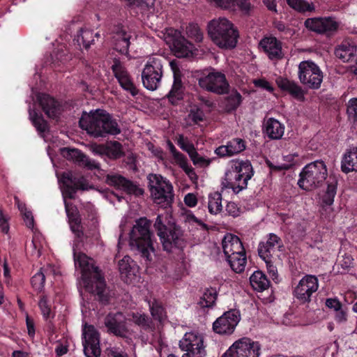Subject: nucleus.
I'll return each mask as SVG.
<instances>
[{
	"label": "nucleus",
	"instance_id": "13d9d810",
	"mask_svg": "<svg viewBox=\"0 0 357 357\" xmlns=\"http://www.w3.org/2000/svg\"><path fill=\"white\" fill-rule=\"evenodd\" d=\"M82 151L77 149L63 148L61 149V154L68 160L75 162Z\"/></svg>",
	"mask_w": 357,
	"mask_h": 357
},
{
	"label": "nucleus",
	"instance_id": "c03bdc74",
	"mask_svg": "<svg viewBox=\"0 0 357 357\" xmlns=\"http://www.w3.org/2000/svg\"><path fill=\"white\" fill-rule=\"evenodd\" d=\"M242 102V96L239 92L231 93L225 98V108L228 112L236 111Z\"/></svg>",
	"mask_w": 357,
	"mask_h": 357
},
{
	"label": "nucleus",
	"instance_id": "69168bd1",
	"mask_svg": "<svg viewBox=\"0 0 357 357\" xmlns=\"http://www.w3.org/2000/svg\"><path fill=\"white\" fill-rule=\"evenodd\" d=\"M21 214L22 215L26 226L29 229H33L34 227V219L31 211L28 210Z\"/></svg>",
	"mask_w": 357,
	"mask_h": 357
},
{
	"label": "nucleus",
	"instance_id": "864d4df0",
	"mask_svg": "<svg viewBox=\"0 0 357 357\" xmlns=\"http://www.w3.org/2000/svg\"><path fill=\"white\" fill-rule=\"evenodd\" d=\"M347 113L349 120L357 124V98H353L349 100Z\"/></svg>",
	"mask_w": 357,
	"mask_h": 357
},
{
	"label": "nucleus",
	"instance_id": "cd10ccee",
	"mask_svg": "<svg viewBox=\"0 0 357 357\" xmlns=\"http://www.w3.org/2000/svg\"><path fill=\"white\" fill-rule=\"evenodd\" d=\"M185 86L179 73H174V82L171 90L166 95L169 102L172 105H178L184 98Z\"/></svg>",
	"mask_w": 357,
	"mask_h": 357
},
{
	"label": "nucleus",
	"instance_id": "4d7b16f0",
	"mask_svg": "<svg viewBox=\"0 0 357 357\" xmlns=\"http://www.w3.org/2000/svg\"><path fill=\"white\" fill-rule=\"evenodd\" d=\"M150 311L152 317L154 319L161 321L163 319L165 309L164 307L155 302L151 306H150Z\"/></svg>",
	"mask_w": 357,
	"mask_h": 357
},
{
	"label": "nucleus",
	"instance_id": "7c9ffc66",
	"mask_svg": "<svg viewBox=\"0 0 357 357\" xmlns=\"http://www.w3.org/2000/svg\"><path fill=\"white\" fill-rule=\"evenodd\" d=\"M284 126L274 118H269L264 124V132L271 139H280L284 135Z\"/></svg>",
	"mask_w": 357,
	"mask_h": 357
},
{
	"label": "nucleus",
	"instance_id": "603ef678",
	"mask_svg": "<svg viewBox=\"0 0 357 357\" xmlns=\"http://www.w3.org/2000/svg\"><path fill=\"white\" fill-rule=\"evenodd\" d=\"M130 6L139 8L142 12L149 11L153 8L155 0H126Z\"/></svg>",
	"mask_w": 357,
	"mask_h": 357
},
{
	"label": "nucleus",
	"instance_id": "ea45409f",
	"mask_svg": "<svg viewBox=\"0 0 357 357\" xmlns=\"http://www.w3.org/2000/svg\"><path fill=\"white\" fill-rule=\"evenodd\" d=\"M74 41L79 47L83 45L86 50H88L94 42L93 33L91 30L82 28L77 31Z\"/></svg>",
	"mask_w": 357,
	"mask_h": 357
},
{
	"label": "nucleus",
	"instance_id": "49530a36",
	"mask_svg": "<svg viewBox=\"0 0 357 357\" xmlns=\"http://www.w3.org/2000/svg\"><path fill=\"white\" fill-rule=\"evenodd\" d=\"M31 120L33 125L36 127L39 132H45L48 130V125L46 120L44 119L41 114H38L36 112L33 111L29 113Z\"/></svg>",
	"mask_w": 357,
	"mask_h": 357
},
{
	"label": "nucleus",
	"instance_id": "58836bf2",
	"mask_svg": "<svg viewBox=\"0 0 357 357\" xmlns=\"http://www.w3.org/2000/svg\"><path fill=\"white\" fill-rule=\"evenodd\" d=\"M356 47L348 42H343L335 50V55L343 62L349 61L355 55Z\"/></svg>",
	"mask_w": 357,
	"mask_h": 357
},
{
	"label": "nucleus",
	"instance_id": "a19ab883",
	"mask_svg": "<svg viewBox=\"0 0 357 357\" xmlns=\"http://www.w3.org/2000/svg\"><path fill=\"white\" fill-rule=\"evenodd\" d=\"M337 181L335 177H329L327 181V189L322 197V203L326 206H331L337 193Z\"/></svg>",
	"mask_w": 357,
	"mask_h": 357
},
{
	"label": "nucleus",
	"instance_id": "39448f33",
	"mask_svg": "<svg viewBox=\"0 0 357 357\" xmlns=\"http://www.w3.org/2000/svg\"><path fill=\"white\" fill-rule=\"evenodd\" d=\"M208 34L211 41L222 50H233L238 43L239 31L226 18L214 19L208 24Z\"/></svg>",
	"mask_w": 357,
	"mask_h": 357
},
{
	"label": "nucleus",
	"instance_id": "6e6d98bb",
	"mask_svg": "<svg viewBox=\"0 0 357 357\" xmlns=\"http://www.w3.org/2000/svg\"><path fill=\"white\" fill-rule=\"evenodd\" d=\"M177 144L183 151L187 152L189 155L196 150L194 144L190 142L187 138H185L183 135H178Z\"/></svg>",
	"mask_w": 357,
	"mask_h": 357
},
{
	"label": "nucleus",
	"instance_id": "9d476101",
	"mask_svg": "<svg viewBox=\"0 0 357 357\" xmlns=\"http://www.w3.org/2000/svg\"><path fill=\"white\" fill-rule=\"evenodd\" d=\"M165 38L176 57L186 58L192 55L195 45L180 31L174 28L166 29Z\"/></svg>",
	"mask_w": 357,
	"mask_h": 357
},
{
	"label": "nucleus",
	"instance_id": "4c0bfd02",
	"mask_svg": "<svg viewBox=\"0 0 357 357\" xmlns=\"http://www.w3.org/2000/svg\"><path fill=\"white\" fill-rule=\"evenodd\" d=\"M130 321L138 326L142 330L149 332L154 328L151 317L144 313L139 312H132Z\"/></svg>",
	"mask_w": 357,
	"mask_h": 357
},
{
	"label": "nucleus",
	"instance_id": "37998d69",
	"mask_svg": "<svg viewBox=\"0 0 357 357\" xmlns=\"http://www.w3.org/2000/svg\"><path fill=\"white\" fill-rule=\"evenodd\" d=\"M38 307L45 320L47 321L50 317L54 318V314L52 313L50 301L45 293L39 296Z\"/></svg>",
	"mask_w": 357,
	"mask_h": 357
},
{
	"label": "nucleus",
	"instance_id": "4be33fe9",
	"mask_svg": "<svg viewBox=\"0 0 357 357\" xmlns=\"http://www.w3.org/2000/svg\"><path fill=\"white\" fill-rule=\"evenodd\" d=\"M259 47L271 60H280L283 58L282 42L275 36H265L259 42Z\"/></svg>",
	"mask_w": 357,
	"mask_h": 357
},
{
	"label": "nucleus",
	"instance_id": "2eb2a0df",
	"mask_svg": "<svg viewBox=\"0 0 357 357\" xmlns=\"http://www.w3.org/2000/svg\"><path fill=\"white\" fill-rule=\"evenodd\" d=\"M201 87L208 91L217 94H226L229 91V84L224 73L213 71L199 80Z\"/></svg>",
	"mask_w": 357,
	"mask_h": 357
},
{
	"label": "nucleus",
	"instance_id": "774afa93",
	"mask_svg": "<svg viewBox=\"0 0 357 357\" xmlns=\"http://www.w3.org/2000/svg\"><path fill=\"white\" fill-rule=\"evenodd\" d=\"M103 357H128V355L115 348L107 349Z\"/></svg>",
	"mask_w": 357,
	"mask_h": 357
},
{
	"label": "nucleus",
	"instance_id": "dca6fc26",
	"mask_svg": "<svg viewBox=\"0 0 357 357\" xmlns=\"http://www.w3.org/2000/svg\"><path fill=\"white\" fill-rule=\"evenodd\" d=\"M179 347L186 353L182 357H203L205 355L203 337L194 333H186L179 342Z\"/></svg>",
	"mask_w": 357,
	"mask_h": 357
},
{
	"label": "nucleus",
	"instance_id": "c756f323",
	"mask_svg": "<svg viewBox=\"0 0 357 357\" xmlns=\"http://www.w3.org/2000/svg\"><path fill=\"white\" fill-rule=\"evenodd\" d=\"M159 195H151L153 202L163 208L171 207L174 200V194L172 183L168 181L167 187H162V190H158Z\"/></svg>",
	"mask_w": 357,
	"mask_h": 357
},
{
	"label": "nucleus",
	"instance_id": "3c124183",
	"mask_svg": "<svg viewBox=\"0 0 357 357\" xmlns=\"http://www.w3.org/2000/svg\"><path fill=\"white\" fill-rule=\"evenodd\" d=\"M186 34L189 38L196 43H200L203 40V32L197 24H189L186 27Z\"/></svg>",
	"mask_w": 357,
	"mask_h": 357
},
{
	"label": "nucleus",
	"instance_id": "423d86ee",
	"mask_svg": "<svg viewBox=\"0 0 357 357\" xmlns=\"http://www.w3.org/2000/svg\"><path fill=\"white\" fill-rule=\"evenodd\" d=\"M151 222L146 218H140L136 221L130 232V245L137 250L146 261L152 260L151 252H154L152 236L150 230Z\"/></svg>",
	"mask_w": 357,
	"mask_h": 357
},
{
	"label": "nucleus",
	"instance_id": "9b49d317",
	"mask_svg": "<svg viewBox=\"0 0 357 357\" xmlns=\"http://www.w3.org/2000/svg\"><path fill=\"white\" fill-rule=\"evenodd\" d=\"M340 24L336 18L332 16L309 17L304 21V26L307 30L326 37L334 36Z\"/></svg>",
	"mask_w": 357,
	"mask_h": 357
},
{
	"label": "nucleus",
	"instance_id": "e433bc0d",
	"mask_svg": "<svg viewBox=\"0 0 357 357\" xmlns=\"http://www.w3.org/2000/svg\"><path fill=\"white\" fill-rule=\"evenodd\" d=\"M147 180L151 195L153 194L155 196L159 195L158 190H162V187H167L169 181L166 178L156 174H149L147 176Z\"/></svg>",
	"mask_w": 357,
	"mask_h": 357
},
{
	"label": "nucleus",
	"instance_id": "b1692460",
	"mask_svg": "<svg viewBox=\"0 0 357 357\" xmlns=\"http://www.w3.org/2000/svg\"><path fill=\"white\" fill-rule=\"evenodd\" d=\"M276 84L281 91L287 92L294 99L301 102L305 100V91L296 82L279 77L276 79Z\"/></svg>",
	"mask_w": 357,
	"mask_h": 357
},
{
	"label": "nucleus",
	"instance_id": "bf43d9fd",
	"mask_svg": "<svg viewBox=\"0 0 357 357\" xmlns=\"http://www.w3.org/2000/svg\"><path fill=\"white\" fill-rule=\"evenodd\" d=\"M8 220L9 218L4 215L2 210H0V231L3 234H8L9 231Z\"/></svg>",
	"mask_w": 357,
	"mask_h": 357
},
{
	"label": "nucleus",
	"instance_id": "052dcab7",
	"mask_svg": "<svg viewBox=\"0 0 357 357\" xmlns=\"http://www.w3.org/2000/svg\"><path fill=\"white\" fill-rule=\"evenodd\" d=\"M335 320L337 323H344L347 321V308L341 307L340 310L335 311Z\"/></svg>",
	"mask_w": 357,
	"mask_h": 357
},
{
	"label": "nucleus",
	"instance_id": "0eeeda50",
	"mask_svg": "<svg viewBox=\"0 0 357 357\" xmlns=\"http://www.w3.org/2000/svg\"><path fill=\"white\" fill-rule=\"evenodd\" d=\"M231 169L225 174V186L238 194L248 186V181L254 175L251 162L246 160L231 161Z\"/></svg>",
	"mask_w": 357,
	"mask_h": 357
},
{
	"label": "nucleus",
	"instance_id": "de8ad7c7",
	"mask_svg": "<svg viewBox=\"0 0 357 357\" xmlns=\"http://www.w3.org/2000/svg\"><path fill=\"white\" fill-rule=\"evenodd\" d=\"M74 162L79 167L86 168L89 170L100 169V164L98 162L90 159L82 152L80 153L79 158H77Z\"/></svg>",
	"mask_w": 357,
	"mask_h": 357
},
{
	"label": "nucleus",
	"instance_id": "a211bd4d",
	"mask_svg": "<svg viewBox=\"0 0 357 357\" xmlns=\"http://www.w3.org/2000/svg\"><path fill=\"white\" fill-rule=\"evenodd\" d=\"M82 344L86 357H100V334L93 325L85 324L83 328Z\"/></svg>",
	"mask_w": 357,
	"mask_h": 357
},
{
	"label": "nucleus",
	"instance_id": "c85d7f7f",
	"mask_svg": "<svg viewBox=\"0 0 357 357\" xmlns=\"http://www.w3.org/2000/svg\"><path fill=\"white\" fill-rule=\"evenodd\" d=\"M38 100L43 112L49 118L55 119L58 117L60 105L54 98L48 94L41 93L38 95Z\"/></svg>",
	"mask_w": 357,
	"mask_h": 357
},
{
	"label": "nucleus",
	"instance_id": "6ab92c4d",
	"mask_svg": "<svg viewBox=\"0 0 357 357\" xmlns=\"http://www.w3.org/2000/svg\"><path fill=\"white\" fill-rule=\"evenodd\" d=\"M111 69L114 76L123 90L129 92L132 96H135L138 94V90L136 86L119 58H114Z\"/></svg>",
	"mask_w": 357,
	"mask_h": 357
},
{
	"label": "nucleus",
	"instance_id": "f03ea898",
	"mask_svg": "<svg viewBox=\"0 0 357 357\" xmlns=\"http://www.w3.org/2000/svg\"><path fill=\"white\" fill-rule=\"evenodd\" d=\"M63 190L65 209L70 229L77 238L84 236V225L77 208L66 201V198L75 199V195L78 190H88L89 183L83 176H77L72 172H63L61 179Z\"/></svg>",
	"mask_w": 357,
	"mask_h": 357
},
{
	"label": "nucleus",
	"instance_id": "09e8293b",
	"mask_svg": "<svg viewBox=\"0 0 357 357\" xmlns=\"http://www.w3.org/2000/svg\"><path fill=\"white\" fill-rule=\"evenodd\" d=\"M31 284L37 294H43L45 284V276L44 273L41 271L37 272L31 278Z\"/></svg>",
	"mask_w": 357,
	"mask_h": 357
},
{
	"label": "nucleus",
	"instance_id": "473e14b6",
	"mask_svg": "<svg viewBox=\"0 0 357 357\" xmlns=\"http://www.w3.org/2000/svg\"><path fill=\"white\" fill-rule=\"evenodd\" d=\"M218 292L216 288L209 287L203 289L202 295L200 296L197 305L202 309H211L213 308L218 299Z\"/></svg>",
	"mask_w": 357,
	"mask_h": 357
},
{
	"label": "nucleus",
	"instance_id": "680f3d73",
	"mask_svg": "<svg viewBox=\"0 0 357 357\" xmlns=\"http://www.w3.org/2000/svg\"><path fill=\"white\" fill-rule=\"evenodd\" d=\"M266 262V268L269 274L273 278V280H275L278 277V270L275 266L273 265L271 257H267L266 259H263Z\"/></svg>",
	"mask_w": 357,
	"mask_h": 357
},
{
	"label": "nucleus",
	"instance_id": "7ed1b4c3",
	"mask_svg": "<svg viewBox=\"0 0 357 357\" xmlns=\"http://www.w3.org/2000/svg\"><path fill=\"white\" fill-rule=\"evenodd\" d=\"M79 126L94 138L116 136L121 132L117 119L106 110L100 109L91 110L89 113L83 112Z\"/></svg>",
	"mask_w": 357,
	"mask_h": 357
},
{
	"label": "nucleus",
	"instance_id": "72a5a7b5",
	"mask_svg": "<svg viewBox=\"0 0 357 357\" xmlns=\"http://www.w3.org/2000/svg\"><path fill=\"white\" fill-rule=\"evenodd\" d=\"M111 31L116 37V39L121 38V42H123L124 47L121 48V51L123 53H128L129 52L131 36L128 33L126 27L122 23L117 22L113 24Z\"/></svg>",
	"mask_w": 357,
	"mask_h": 357
},
{
	"label": "nucleus",
	"instance_id": "6e6552de",
	"mask_svg": "<svg viewBox=\"0 0 357 357\" xmlns=\"http://www.w3.org/2000/svg\"><path fill=\"white\" fill-rule=\"evenodd\" d=\"M328 176L327 167L321 160L306 165L299 174L298 185L300 188L310 191L319 187Z\"/></svg>",
	"mask_w": 357,
	"mask_h": 357
},
{
	"label": "nucleus",
	"instance_id": "393cba45",
	"mask_svg": "<svg viewBox=\"0 0 357 357\" xmlns=\"http://www.w3.org/2000/svg\"><path fill=\"white\" fill-rule=\"evenodd\" d=\"M281 238L275 234L271 233L268 235L265 243L261 242L258 247V254L261 259L272 257L273 254L278 248L282 247Z\"/></svg>",
	"mask_w": 357,
	"mask_h": 357
},
{
	"label": "nucleus",
	"instance_id": "0e129e2a",
	"mask_svg": "<svg viewBox=\"0 0 357 357\" xmlns=\"http://www.w3.org/2000/svg\"><path fill=\"white\" fill-rule=\"evenodd\" d=\"M326 306L330 309H333L335 311L340 310L342 307V303L337 298H329L326 300Z\"/></svg>",
	"mask_w": 357,
	"mask_h": 357
},
{
	"label": "nucleus",
	"instance_id": "8fccbe9b",
	"mask_svg": "<svg viewBox=\"0 0 357 357\" xmlns=\"http://www.w3.org/2000/svg\"><path fill=\"white\" fill-rule=\"evenodd\" d=\"M131 259L128 256L124 257L121 260L119 261V269L121 273V277L125 275L128 279L130 276L135 275L134 268L130 264Z\"/></svg>",
	"mask_w": 357,
	"mask_h": 357
},
{
	"label": "nucleus",
	"instance_id": "aec40b11",
	"mask_svg": "<svg viewBox=\"0 0 357 357\" xmlns=\"http://www.w3.org/2000/svg\"><path fill=\"white\" fill-rule=\"evenodd\" d=\"M106 181L109 185L114 186L116 189L123 190L128 195L139 197L144 193V189L121 175H107Z\"/></svg>",
	"mask_w": 357,
	"mask_h": 357
},
{
	"label": "nucleus",
	"instance_id": "2f4dec72",
	"mask_svg": "<svg viewBox=\"0 0 357 357\" xmlns=\"http://www.w3.org/2000/svg\"><path fill=\"white\" fill-rule=\"evenodd\" d=\"M341 170L345 174L357 172V147L351 148L344 153L341 161Z\"/></svg>",
	"mask_w": 357,
	"mask_h": 357
},
{
	"label": "nucleus",
	"instance_id": "a18cd8bd",
	"mask_svg": "<svg viewBox=\"0 0 357 357\" xmlns=\"http://www.w3.org/2000/svg\"><path fill=\"white\" fill-rule=\"evenodd\" d=\"M222 195L218 192L209 195L208 208L211 214H217L222 210Z\"/></svg>",
	"mask_w": 357,
	"mask_h": 357
},
{
	"label": "nucleus",
	"instance_id": "bb28decb",
	"mask_svg": "<svg viewBox=\"0 0 357 357\" xmlns=\"http://www.w3.org/2000/svg\"><path fill=\"white\" fill-rule=\"evenodd\" d=\"M121 313H109L105 318V325L109 333L116 336L123 337L126 334L125 324L121 319Z\"/></svg>",
	"mask_w": 357,
	"mask_h": 357
},
{
	"label": "nucleus",
	"instance_id": "c9c22d12",
	"mask_svg": "<svg viewBox=\"0 0 357 357\" xmlns=\"http://www.w3.org/2000/svg\"><path fill=\"white\" fill-rule=\"evenodd\" d=\"M287 5L298 13L305 15L313 13L316 10V6L312 1L306 0H286Z\"/></svg>",
	"mask_w": 357,
	"mask_h": 357
},
{
	"label": "nucleus",
	"instance_id": "f704fd0d",
	"mask_svg": "<svg viewBox=\"0 0 357 357\" xmlns=\"http://www.w3.org/2000/svg\"><path fill=\"white\" fill-rule=\"evenodd\" d=\"M250 283L253 289L257 291H263L267 289L271 284L266 275L261 271H256L251 275Z\"/></svg>",
	"mask_w": 357,
	"mask_h": 357
},
{
	"label": "nucleus",
	"instance_id": "412c9836",
	"mask_svg": "<svg viewBox=\"0 0 357 357\" xmlns=\"http://www.w3.org/2000/svg\"><path fill=\"white\" fill-rule=\"evenodd\" d=\"M247 143L245 139L235 137L215 149V153L220 158H229L238 155L245 150Z\"/></svg>",
	"mask_w": 357,
	"mask_h": 357
},
{
	"label": "nucleus",
	"instance_id": "f8f14e48",
	"mask_svg": "<svg viewBox=\"0 0 357 357\" xmlns=\"http://www.w3.org/2000/svg\"><path fill=\"white\" fill-rule=\"evenodd\" d=\"M162 60L156 58L149 59L144 66L142 72L143 86L148 90H156L162 77Z\"/></svg>",
	"mask_w": 357,
	"mask_h": 357
},
{
	"label": "nucleus",
	"instance_id": "79ce46f5",
	"mask_svg": "<svg viewBox=\"0 0 357 357\" xmlns=\"http://www.w3.org/2000/svg\"><path fill=\"white\" fill-rule=\"evenodd\" d=\"M231 268L235 272L240 273L245 270V264L247 262L246 254L236 255L227 257Z\"/></svg>",
	"mask_w": 357,
	"mask_h": 357
},
{
	"label": "nucleus",
	"instance_id": "338daca9",
	"mask_svg": "<svg viewBox=\"0 0 357 357\" xmlns=\"http://www.w3.org/2000/svg\"><path fill=\"white\" fill-rule=\"evenodd\" d=\"M253 83L255 86L257 87L264 89L270 92H272L273 91V87L271 86L269 82H268L265 79H255Z\"/></svg>",
	"mask_w": 357,
	"mask_h": 357
},
{
	"label": "nucleus",
	"instance_id": "ddd939ff",
	"mask_svg": "<svg viewBox=\"0 0 357 357\" xmlns=\"http://www.w3.org/2000/svg\"><path fill=\"white\" fill-rule=\"evenodd\" d=\"M261 345L248 337H243L233 343L222 357H259Z\"/></svg>",
	"mask_w": 357,
	"mask_h": 357
},
{
	"label": "nucleus",
	"instance_id": "5701e85b",
	"mask_svg": "<svg viewBox=\"0 0 357 357\" xmlns=\"http://www.w3.org/2000/svg\"><path fill=\"white\" fill-rule=\"evenodd\" d=\"M94 151L99 155H105L112 160L119 159L125 155L122 144L115 140L109 141L106 144H99Z\"/></svg>",
	"mask_w": 357,
	"mask_h": 357
},
{
	"label": "nucleus",
	"instance_id": "f3484780",
	"mask_svg": "<svg viewBox=\"0 0 357 357\" xmlns=\"http://www.w3.org/2000/svg\"><path fill=\"white\" fill-rule=\"evenodd\" d=\"M241 320L240 312L236 309L223 313L213 324V330L220 335H231Z\"/></svg>",
	"mask_w": 357,
	"mask_h": 357
},
{
	"label": "nucleus",
	"instance_id": "20e7f679",
	"mask_svg": "<svg viewBox=\"0 0 357 357\" xmlns=\"http://www.w3.org/2000/svg\"><path fill=\"white\" fill-rule=\"evenodd\" d=\"M153 228L159 237L163 250L172 252L173 249L183 250L186 241L181 227L167 215H158L153 224Z\"/></svg>",
	"mask_w": 357,
	"mask_h": 357
},
{
	"label": "nucleus",
	"instance_id": "f257e3e1",
	"mask_svg": "<svg viewBox=\"0 0 357 357\" xmlns=\"http://www.w3.org/2000/svg\"><path fill=\"white\" fill-rule=\"evenodd\" d=\"M74 261L75 267L81 269V279L85 291L91 294L101 305H108L111 294L102 271L89 263L87 256L84 253L77 254L75 252Z\"/></svg>",
	"mask_w": 357,
	"mask_h": 357
},
{
	"label": "nucleus",
	"instance_id": "a878e982",
	"mask_svg": "<svg viewBox=\"0 0 357 357\" xmlns=\"http://www.w3.org/2000/svg\"><path fill=\"white\" fill-rule=\"evenodd\" d=\"M222 245L226 258L245 252L241 241L235 235L230 234L225 236L222 240Z\"/></svg>",
	"mask_w": 357,
	"mask_h": 357
},
{
	"label": "nucleus",
	"instance_id": "4468645a",
	"mask_svg": "<svg viewBox=\"0 0 357 357\" xmlns=\"http://www.w3.org/2000/svg\"><path fill=\"white\" fill-rule=\"evenodd\" d=\"M319 288V281L315 275H306L294 288L293 294L301 304L308 303Z\"/></svg>",
	"mask_w": 357,
	"mask_h": 357
},
{
	"label": "nucleus",
	"instance_id": "1a4fd4ad",
	"mask_svg": "<svg viewBox=\"0 0 357 357\" xmlns=\"http://www.w3.org/2000/svg\"><path fill=\"white\" fill-rule=\"evenodd\" d=\"M298 69V77L303 85L314 90L321 87L324 75L317 63L311 60L303 61Z\"/></svg>",
	"mask_w": 357,
	"mask_h": 357
},
{
	"label": "nucleus",
	"instance_id": "e2e57ef3",
	"mask_svg": "<svg viewBox=\"0 0 357 357\" xmlns=\"http://www.w3.org/2000/svg\"><path fill=\"white\" fill-rule=\"evenodd\" d=\"M226 211L229 215L237 217L240 215V208L233 202H229L226 206Z\"/></svg>",
	"mask_w": 357,
	"mask_h": 357
},
{
	"label": "nucleus",
	"instance_id": "5fc2aeb1",
	"mask_svg": "<svg viewBox=\"0 0 357 357\" xmlns=\"http://www.w3.org/2000/svg\"><path fill=\"white\" fill-rule=\"evenodd\" d=\"M191 160L195 166L199 167H208L211 164V160L205 158L198 153L195 150L190 155Z\"/></svg>",
	"mask_w": 357,
	"mask_h": 357
}]
</instances>
